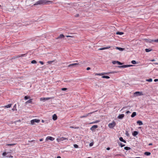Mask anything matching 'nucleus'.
<instances>
[{
	"mask_svg": "<svg viewBox=\"0 0 158 158\" xmlns=\"http://www.w3.org/2000/svg\"><path fill=\"white\" fill-rule=\"evenodd\" d=\"M50 2V1H47V0H39L36 2L34 4V5L36 6L38 5L48 4V3Z\"/></svg>",
	"mask_w": 158,
	"mask_h": 158,
	"instance_id": "f257e3e1",
	"label": "nucleus"
},
{
	"mask_svg": "<svg viewBox=\"0 0 158 158\" xmlns=\"http://www.w3.org/2000/svg\"><path fill=\"white\" fill-rule=\"evenodd\" d=\"M40 120L39 119H32L31 121V123L32 125L35 124V123H39L40 122Z\"/></svg>",
	"mask_w": 158,
	"mask_h": 158,
	"instance_id": "f03ea898",
	"label": "nucleus"
},
{
	"mask_svg": "<svg viewBox=\"0 0 158 158\" xmlns=\"http://www.w3.org/2000/svg\"><path fill=\"white\" fill-rule=\"evenodd\" d=\"M116 125V123L113 121L111 123H110L108 124V127L110 128H113Z\"/></svg>",
	"mask_w": 158,
	"mask_h": 158,
	"instance_id": "7ed1b4c3",
	"label": "nucleus"
},
{
	"mask_svg": "<svg viewBox=\"0 0 158 158\" xmlns=\"http://www.w3.org/2000/svg\"><path fill=\"white\" fill-rule=\"evenodd\" d=\"M134 95L135 96H140L143 95V94L142 92L137 91L134 93Z\"/></svg>",
	"mask_w": 158,
	"mask_h": 158,
	"instance_id": "20e7f679",
	"label": "nucleus"
},
{
	"mask_svg": "<svg viewBox=\"0 0 158 158\" xmlns=\"http://www.w3.org/2000/svg\"><path fill=\"white\" fill-rule=\"evenodd\" d=\"M133 66V65H123L118 66V67L119 68H125L128 67L132 66Z\"/></svg>",
	"mask_w": 158,
	"mask_h": 158,
	"instance_id": "39448f33",
	"label": "nucleus"
},
{
	"mask_svg": "<svg viewBox=\"0 0 158 158\" xmlns=\"http://www.w3.org/2000/svg\"><path fill=\"white\" fill-rule=\"evenodd\" d=\"M66 139H67L66 138L64 137H62L60 138L57 139L56 140L58 142H60L61 141H62L65 140Z\"/></svg>",
	"mask_w": 158,
	"mask_h": 158,
	"instance_id": "423d86ee",
	"label": "nucleus"
},
{
	"mask_svg": "<svg viewBox=\"0 0 158 158\" xmlns=\"http://www.w3.org/2000/svg\"><path fill=\"white\" fill-rule=\"evenodd\" d=\"M94 112H92L89 113L87 114H85V115H83L81 116L80 117V118H85V117H87V116H88V115H90L91 114H92V113H93Z\"/></svg>",
	"mask_w": 158,
	"mask_h": 158,
	"instance_id": "0eeeda50",
	"label": "nucleus"
},
{
	"mask_svg": "<svg viewBox=\"0 0 158 158\" xmlns=\"http://www.w3.org/2000/svg\"><path fill=\"white\" fill-rule=\"evenodd\" d=\"M98 126L97 125H94L92 126L90 128V130L92 131H95L96 128H98Z\"/></svg>",
	"mask_w": 158,
	"mask_h": 158,
	"instance_id": "6e6552de",
	"label": "nucleus"
},
{
	"mask_svg": "<svg viewBox=\"0 0 158 158\" xmlns=\"http://www.w3.org/2000/svg\"><path fill=\"white\" fill-rule=\"evenodd\" d=\"M55 139L51 137L50 136H48L46 139V140L47 141L48 140H49L51 141H53Z\"/></svg>",
	"mask_w": 158,
	"mask_h": 158,
	"instance_id": "1a4fd4ad",
	"label": "nucleus"
},
{
	"mask_svg": "<svg viewBox=\"0 0 158 158\" xmlns=\"http://www.w3.org/2000/svg\"><path fill=\"white\" fill-rule=\"evenodd\" d=\"M64 37V36L63 34H61L57 37L56 38V39H61Z\"/></svg>",
	"mask_w": 158,
	"mask_h": 158,
	"instance_id": "9d476101",
	"label": "nucleus"
},
{
	"mask_svg": "<svg viewBox=\"0 0 158 158\" xmlns=\"http://www.w3.org/2000/svg\"><path fill=\"white\" fill-rule=\"evenodd\" d=\"M51 98H40V100L41 101L47 100L50 99Z\"/></svg>",
	"mask_w": 158,
	"mask_h": 158,
	"instance_id": "9b49d317",
	"label": "nucleus"
},
{
	"mask_svg": "<svg viewBox=\"0 0 158 158\" xmlns=\"http://www.w3.org/2000/svg\"><path fill=\"white\" fill-rule=\"evenodd\" d=\"M124 116V115L123 114H119L118 117V119H122Z\"/></svg>",
	"mask_w": 158,
	"mask_h": 158,
	"instance_id": "f8f14e48",
	"label": "nucleus"
},
{
	"mask_svg": "<svg viewBox=\"0 0 158 158\" xmlns=\"http://www.w3.org/2000/svg\"><path fill=\"white\" fill-rule=\"evenodd\" d=\"M78 64H80L79 63H74V64H70L68 66V67H73L75 65H78Z\"/></svg>",
	"mask_w": 158,
	"mask_h": 158,
	"instance_id": "ddd939ff",
	"label": "nucleus"
},
{
	"mask_svg": "<svg viewBox=\"0 0 158 158\" xmlns=\"http://www.w3.org/2000/svg\"><path fill=\"white\" fill-rule=\"evenodd\" d=\"M138 134V132L137 131H135L132 133V135L134 137H136V136Z\"/></svg>",
	"mask_w": 158,
	"mask_h": 158,
	"instance_id": "4468645a",
	"label": "nucleus"
},
{
	"mask_svg": "<svg viewBox=\"0 0 158 158\" xmlns=\"http://www.w3.org/2000/svg\"><path fill=\"white\" fill-rule=\"evenodd\" d=\"M57 116L56 114H55L52 116V119L54 120H56L57 119Z\"/></svg>",
	"mask_w": 158,
	"mask_h": 158,
	"instance_id": "2eb2a0df",
	"label": "nucleus"
},
{
	"mask_svg": "<svg viewBox=\"0 0 158 158\" xmlns=\"http://www.w3.org/2000/svg\"><path fill=\"white\" fill-rule=\"evenodd\" d=\"M119 140L121 142H124L125 143H126V141L125 140L123 139L122 137H120L119 138Z\"/></svg>",
	"mask_w": 158,
	"mask_h": 158,
	"instance_id": "dca6fc26",
	"label": "nucleus"
},
{
	"mask_svg": "<svg viewBox=\"0 0 158 158\" xmlns=\"http://www.w3.org/2000/svg\"><path fill=\"white\" fill-rule=\"evenodd\" d=\"M137 123L139 125L141 126L143 125L142 122L140 120H138L137 122Z\"/></svg>",
	"mask_w": 158,
	"mask_h": 158,
	"instance_id": "f3484780",
	"label": "nucleus"
},
{
	"mask_svg": "<svg viewBox=\"0 0 158 158\" xmlns=\"http://www.w3.org/2000/svg\"><path fill=\"white\" fill-rule=\"evenodd\" d=\"M149 42L150 43H152V42H158V39L155 40H150Z\"/></svg>",
	"mask_w": 158,
	"mask_h": 158,
	"instance_id": "a211bd4d",
	"label": "nucleus"
},
{
	"mask_svg": "<svg viewBox=\"0 0 158 158\" xmlns=\"http://www.w3.org/2000/svg\"><path fill=\"white\" fill-rule=\"evenodd\" d=\"M136 115V113L135 112H134L132 113L131 115V117L132 118H133Z\"/></svg>",
	"mask_w": 158,
	"mask_h": 158,
	"instance_id": "6ab92c4d",
	"label": "nucleus"
},
{
	"mask_svg": "<svg viewBox=\"0 0 158 158\" xmlns=\"http://www.w3.org/2000/svg\"><path fill=\"white\" fill-rule=\"evenodd\" d=\"M104 74H107V73H95V76H97V75H98V76H101V75H103Z\"/></svg>",
	"mask_w": 158,
	"mask_h": 158,
	"instance_id": "aec40b11",
	"label": "nucleus"
},
{
	"mask_svg": "<svg viewBox=\"0 0 158 158\" xmlns=\"http://www.w3.org/2000/svg\"><path fill=\"white\" fill-rule=\"evenodd\" d=\"M144 154L146 156H148L151 155V153L149 152H145L144 153Z\"/></svg>",
	"mask_w": 158,
	"mask_h": 158,
	"instance_id": "412c9836",
	"label": "nucleus"
},
{
	"mask_svg": "<svg viewBox=\"0 0 158 158\" xmlns=\"http://www.w3.org/2000/svg\"><path fill=\"white\" fill-rule=\"evenodd\" d=\"M12 110L13 111L17 110L16 104L14 105L13 108L12 109Z\"/></svg>",
	"mask_w": 158,
	"mask_h": 158,
	"instance_id": "4be33fe9",
	"label": "nucleus"
},
{
	"mask_svg": "<svg viewBox=\"0 0 158 158\" xmlns=\"http://www.w3.org/2000/svg\"><path fill=\"white\" fill-rule=\"evenodd\" d=\"M152 50V49L150 48H146L145 49V51L146 52H149L151 51Z\"/></svg>",
	"mask_w": 158,
	"mask_h": 158,
	"instance_id": "5701e85b",
	"label": "nucleus"
},
{
	"mask_svg": "<svg viewBox=\"0 0 158 158\" xmlns=\"http://www.w3.org/2000/svg\"><path fill=\"white\" fill-rule=\"evenodd\" d=\"M118 144L121 147H123L125 146V144H123L121 143H118Z\"/></svg>",
	"mask_w": 158,
	"mask_h": 158,
	"instance_id": "b1692460",
	"label": "nucleus"
},
{
	"mask_svg": "<svg viewBox=\"0 0 158 158\" xmlns=\"http://www.w3.org/2000/svg\"><path fill=\"white\" fill-rule=\"evenodd\" d=\"M116 34L117 35H123V32H116Z\"/></svg>",
	"mask_w": 158,
	"mask_h": 158,
	"instance_id": "393cba45",
	"label": "nucleus"
},
{
	"mask_svg": "<svg viewBox=\"0 0 158 158\" xmlns=\"http://www.w3.org/2000/svg\"><path fill=\"white\" fill-rule=\"evenodd\" d=\"M7 155L6 156V157H9V158H13V156L10 154H7Z\"/></svg>",
	"mask_w": 158,
	"mask_h": 158,
	"instance_id": "a878e982",
	"label": "nucleus"
},
{
	"mask_svg": "<svg viewBox=\"0 0 158 158\" xmlns=\"http://www.w3.org/2000/svg\"><path fill=\"white\" fill-rule=\"evenodd\" d=\"M102 78H106V79H109L110 78V77L109 76H103L102 77Z\"/></svg>",
	"mask_w": 158,
	"mask_h": 158,
	"instance_id": "bb28decb",
	"label": "nucleus"
},
{
	"mask_svg": "<svg viewBox=\"0 0 158 158\" xmlns=\"http://www.w3.org/2000/svg\"><path fill=\"white\" fill-rule=\"evenodd\" d=\"M124 149L126 150H128L131 149V148L128 147H125L124 148Z\"/></svg>",
	"mask_w": 158,
	"mask_h": 158,
	"instance_id": "cd10ccee",
	"label": "nucleus"
},
{
	"mask_svg": "<svg viewBox=\"0 0 158 158\" xmlns=\"http://www.w3.org/2000/svg\"><path fill=\"white\" fill-rule=\"evenodd\" d=\"M32 102V99H30L26 102V103H31Z\"/></svg>",
	"mask_w": 158,
	"mask_h": 158,
	"instance_id": "c85d7f7f",
	"label": "nucleus"
},
{
	"mask_svg": "<svg viewBox=\"0 0 158 158\" xmlns=\"http://www.w3.org/2000/svg\"><path fill=\"white\" fill-rule=\"evenodd\" d=\"M11 106V104H9L5 106L6 108H8L10 107Z\"/></svg>",
	"mask_w": 158,
	"mask_h": 158,
	"instance_id": "c756f323",
	"label": "nucleus"
},
{
	"mask_svg": "<svg viewBox=\"0 0 158 158\" xmlns=\"http://www.w3.org/2000/svg\"><path fill=\"white\" fill-rule=\"evenodd\" d=\"M146 81H147L151 82L152 81V78H149V79H147L146 80Z\"/></svg>",
	"mask_w": 158,
	"mask_h": 158,
	"instance_id": "7c9ffc66",
	"label": "nucleus"
},
{
	"mask_svg": "<svg viewBox=\"0 0 158 158\" xmlns=\"http://www.w3.org/2000/svg\"><path fill=\"white\" fill-rule=\"evenodd\" d=\"M36 63V61L35 60H32L31 61V63L33 64H35Z\"/></svg>",
	"mask_w": 158,
	"mask_h": 158,
	"instance_id": "2f4dec72",
	"label": "nucleus"
},
{
	"mask_svg": "<svg viewBox=\"0 0 158 158\" xmlns=\"http://www.w3.org/2000/svg\"><path fill=\"white\" fill-rule=\"evenodd\" d=\"M131 63L133 64H136V61L135 60H133L131 61Z\"/></svg>",
	"mask_w": 158,
	"mask_h": 158,
	"instance_id": "473e14b6",
	"label": "nucleus"
},
{
	"mask_svg": "<svg viewBox=\"0 0 158 158\" xmlns=\"http://www.w3.org/2000/svg\"><path fill=\"white\" fill-rule=\"evenodd\" d=\"M117 49H119L120 51H123V48H119V47H117Z\"/></svg>",
	"mask_w": 158,
	"mask_h": 158,
	"instance_id": "72a5a7b5",
	"label": "nucleus"
},
{
	"mask_svg": "<svg viewBox=\"0 0 158 158\" xmlns=\"http://www.w3.org/2000/svg\"><path fill=\"white\" fill-rule=\"evenodd\" d=\"M8 154V153H6V152H4L3 153L2 155L3 156H5Z\"/></svg>",
	"mask_w": 158,
	"mask_h": 158,
	"instance_id": "f704fd0d",
	"label": "nucleus"
},
{
	"mask_svg": "<svg viewBox=\"0 0 158 158\" xmlns=\"http://www.w3.org/2000/svg\"><path fill=\"white\" fill-rule=\"evenodd\" d=\"M54 62V61H48L47 63H48L49 64H51L52 63H53V62Z\"/></svg>",
	"mask_w": 158,
	"mask_h": 158,
	"instance_id": "c9c22d12",
	"label": "nucleus"
},
{
	"mask_svg": "<svg viewBox=\"0 0 158 158\" xmlns=\"http://www.w3.org/2000/svg\"><path fill=\"white\" fill-rule=\"evenodd\" d=\"M99 122H100V121H99V120H96V121H95L92 122V123H99Z\"/></svg>",
	"mask_w": 158,
	"mask_h": 158,
	"instance_id": "e433bc0d",
	"label": "nucleus"
},
{
	"mask_svg": "<svg viewBox=\"0 0 158 158\" xmlns=\"http://www.w3.org/2000/svg\"><path fill=\"white\" fill-rule=\"evenodd\" d=\"M73 146L75 148H77L78 147V145L76 144H74Z\"/></svg>",
	"mask_w": 158,
	"mask_h": 158,
	"instance_id": "4c0bfd02",
	"label": "nucleus"
},
{
	"mask_svg": "<svg viewBox=\"0 0 158 158\" xmlns=\"http://www.w3.org/2000/svg\"><path fill=\"white\" fill-rule=\"evenodd\" d=\"M117 61H113L112 62V63L113 64H115L117 63Z\"/></svg>",
	"mask_w": 158,
	"mask_h": 158,
	"instance_id": "58836bf2",
	"label": "nucleus"
},
{
	"mask_svg": "<svg viewBox=\"0 0 158 158\" xmlns=\"http://www.w3.org/2000/svg\"><path fill=\"white\" fill-rule=\"evenodd\" d=\"M126 135L128 137H129V134L128 133V132L127 131H126Z\"/></svg>",
	"mask_w": 158,
	"mask_h": 158,
	"instance_id": "ea45409f",
	"label": "nucleus"
},
{
	"mask_svg": "<svg viewBox=\"0 0 158 158\" xmlns=\"http://www.w3.org/2000/svg\"><path fill=\"white\" fill-rule=\"evenodd\" d=\"M61 89L63 91H65L67 90V89L66 88H62Z\"/></svg>",
	"mask_w": 158,
	"mask_h": 158,
	"instance_id": "a19ab883",
	"label": "nucleus"
},
{
	"mask_svg": "<svg viewBox=\"0 0 158 158\" xmlns=\"http://www.w3.org/2000/svg\"><path fill=\"white\" fill-rule=\"evenodd\" d=\"M15 144H6V145L7 146H13Z\"/></svg>",
	"mask_w": 158,
	"mask_h": 158,
	"instance_id": "79ce46f5",
	"label": "nucleus"
},
{
	"mask_svg": "<svg viewBox=\"0 0 158 158\" xmlns=\"http://www.w3.org/2000/svg\"><path fill=\"white\" fill-rule=\"evenodd\" d=\"M29 98V97H28V96H25L24 97V99L25 100H27L28 98Z\"/></svg>",
	"mask_w": 158,
	"mask_h": 158,
	"instance_id": "37998d69",
	"label": "nucleus"
},
{
	"mask_svg": "<svg viewBox=\"0 0 158 158\" xmlns=\"http://www.w3.org/2000/svg\"><path fill=\"white\" fill-rule=\"evenodd\" d=\"M117 63L119 65H122V63L118 61H117Z\"/></svg>",
	"mask_w": 158,
	"mask_h": 158,
	"instance_id": "c03bdc74",
	"label": "nucleus"
},
{
	"mask_svg": "<svg viewBox=\"0 0 158 158\" xmlns=\"http://www.w3.org/2000/svg\"><path fill=\"white\" fill-rule=\"evenodd\" d=\"M39 63L43 65L44 64V63L42 61H39Z\"/></svg>",
	"mask_w": 158,
	"mask_h": 158,
	"instance_id": "a18cd8bd",
	"label": "nucleus"
},
{
	"mask_svg": "<svg viewBox=\"0 0 158 158\" xmlns=\"http://www.w3.org/2000/svg\"><path fill=\"white\" fill-rule=\"evenodd\" d=\"M110 48V46H108L107 47H105V49H109V48Z\"/></svg>",
	"mask_w": 158,
	"mask_h": 158,
	"instance_id": "49530a36",
	"label": "nucleus"
},
{
	"mask_svg": "<svg viewBox=\"0 0 158 158\" xmlns=\"http://www.w3.org/2000/svg\"><path fill=\"white\" fill-rule=\"evenodd\" d=\"M105 49V47L99 49L100 50H103Z\"/></svg>",
	"mask_w": 158,
	"mask_h": 158,
	"instance_id": "de8ad7c7",
	"label": "nucleus"
},
{
	"mask_svg": "<svg viewBox=\"0 0 158 158\" xmlns=\"http://www.w3.org/2000/svg\"><path fill=\"white\" fill-rule=\"evenodd\" d=\"M79 16V15L78 14H77L75 15V16L76 17H78Z\"/></svg>",
	"mask_w": 158,
	"mask_h": 158,
	"instance_id": "09e8293b",
	"label": "nucleus"
},
{
	"mask_svg": "<svg viewBox=\"0 0 158 158\" xmlns=\"http://www.w3.org/2000/svg\"><path fill=\"white\" fill-rule=\"evenodd\" d=\"M131 113V112H130L129 111H126V113L127 114H129V113Z\"/></svg>",
	"mask_w": 158,
	"mask_h": 158,
	"instance_id": "8fccbe9b",
	"label": "nucleus"
},
{
	"mask_svg": "<svg viewBox=\"0 0 158 158\" xmlns=\"http://www.w3.org/2000/svg\"><path fill=\"white\" fill-rule=\"evenodd\" d=\"M90 67H87V68H86V70H90Z\"/></svg>",
	"mask_w": 158,
	"mask_h": 158,
	"instance_id": "3c124183",
	"label": "nucleus"
},
{
	"mask_svg": "<svg viewBox=\"0 0 158 158\" xmlns=\"http://www.w3.org/2000/svg\"><path fill=\"white\" fill-rule=\"evenodd\" d=\"M154 81L155 82L158 81V79H154Z\"/></svg>",
	"mask_w": 158,
	"mask_h": 158,
	"instance_id": "603ef678",
	"label": "nucleus"
},
{
	"mask_svg": "<svg viewBox=\"0 0 158 158\" xmlns=\"http://www.w3.org/2000/svg\"><path fill=\"white\" fill-rule=\"evenodd\" d=\"M155 61V59H152L150 61Z\"/></svg>",
	"mask_w": 158,
	"mask_h": 158,
	"instance_id": "864d4df0",
	"label": "nucleus"
},
{
	"mask_svg": "<svg viewBox=\"0 0 158 158\" xmlns=\"http://www.w3.org/2000/svg\"><path fill=\"white\" fill-rule=\"evenodd\" d=\"M110 149V148L109 147H108L106 148V150H109Z\"/></svg>",
	"mask_w": 158,
	"mask_h": 158,
	"instance_id": "5fc2aeb1",
	"label": "nucleus"
},
{
	"mask_svg": "<svg viewBox=\"0 0 158 158\" xmlns=\"http://www.w3.org/2000/svg\"><path fill=\"white\" fill-rule=\"evenodd\" d=\"M43 139H40V141H43Z\"/></svg>",
	"mask_w": 158,
	"mask_h": 158,
	"instance_id": "6e6d98bb",
	"label": "nucleus"
},
{
	"mask_svg": "<svg viewBox=\"0 0 158 158\" xmlns=\"http://www.w3.org/2000/svg\"><path fill=\"white\" fill-rule=\"evenodd\" d=\"M66 37H72V36H70V35H67V36H66Z\"/></svg>",
	"mask_w": 158,
	"mask_h": 158,
	"instance_id": "4d7b16f0",
	"label": "nucleus"
},
{
	"mask_svg": "<svg viewBox=\"0 0 158 158\" xmlns=\"http://www.w3.org/2000/svg\"><path fill=\"white\" fill-rule=\"evenodd\" d=\"M93 145V143H90V144H89V145L90 146H92Z\"/></svg>",
	"mask_w": 158,
	"mask_h": 158,
	"instance_id": "13d9d810",
	"label": "nucleus"
},
{
	"mask_svg": "<svg viewBox=\"0 0 158 158\" xmlns=\"http://www.w3.org/2000/svg\"><path fill=\"white\" fill-rule=\"evenodd\" d=\"M35 141V140H32L31 141H29V142H34Z\"/></svg>",
	"mask_w": 158,
	"mask_h": 158,
	"instance_id": "bf43d9fd",
	"label": "nucleus"
},
{
	"mask_svg": "<svg viewBox=\"0 0 158 158\" xmlns=\"http://www.w3.org/2000/svg\"><path fill=\"white\" fill-rule=\"evenodd\" d=\"M117 72H110L109 73H117Z\"/></svg>",
	"mask_w": 158,
	"mask_h": 158,
	"instance_id": "052dcab7",
	"label": "nucleus"
},
{
	"mask_svg": "<svg viewBox=\"0 0 158 158\" xmlns=\"http://www.w3.org/2000/svg\"><path fill=\"white\" fill-rule=\"evenodd\" d=\"M152 145V143H150L148 144L149 146Z\"/></svg>",
	"mask_w": 158,
	"mask_h": 158,
	"instance_id": "680f3d73",
	"label": "nucleus"
},
{
	"mask_svg": "<svg viewBox=\"0 0 158 158\" xmlns=\"http://www.w3.org/2000/svg\"><path fill=\"white\" fill-rule=\"evenodd\" d=\"M155 64H158V63H153Z\"/></svg>",
	"mask_w": 158,
	"mask_h": 158,
	"instance_id": "e2e57ef3",
	"label": "nucleus"
},
{
	"mask_svg": "<svg viewBox=\"0 0 158 158\" xmlns=\"http://www.w3.org/2000/svg\"><path fill=\"white\" fill-rule=\"evenodd\" d=\"M57 158H61V157L60 156H58L57 157Z\"/></svg>",
	"mask_w": 158,
	"mask_h": 158,
	"instance_id": "0e129e2a",
	"label": "nucleus"
},
{
	"mask_svg": "<svg viewBox=\"0 0 158 158\" xmlns=\"http://www.w3.org/2000/svg\"><path fill=\"white\" fill-rule=\"evenodd\" d=\"M125 108V107H123V108L121 109V110H123V109Z\"/></svg>",
	"mask_w": 158,
	"mask_h": 158,
	"instance_id": "69168bd1",
	"label": "nucleus"
},
{
	"mask_svg": "<svg viewBox=\"0 0 158 158\" xmlns=\"http://www.w3.org/2000/svg\"><path fill=\"white\" fill-rule=\"evenodd\" d=\"M24 55H25V54H22L21 56H23Z\"/></svg>",
	"mask_w": 158,
	"mask_h": 158,
	"instance_id": "338daca9",
	"label": "nucleus"
}]
</instances>
